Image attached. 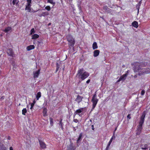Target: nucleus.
I'll list each match as a JSON object with an SVG mask.
<instances>
[{
  "instance_id": "6e6552de",
  "label": "nucleus",
  "mask_w": 150,
  "mask_h": 150,
  "mask_svg": "<svg viewBox=\"0 0 150 150\" xmlns=\"http://www.w3.org/2000/svg\"><path fill=\"white\" fill-rule=\"evenodd\" d=\"M83 97L80 96L78 95L77 96V98L75 100V101L77 102L78 103H79L81 102L83 98Z\"/></svg>"
},
{
  "instance_id": "ddd939ff",
  "label": "nucleus",
  "mask_w": 150,
  "mask_h": 150,
  "mask_svg": "<svg viewBox=\"0 0 150 150\" xmlns=\"http://www.w3.org/2000/svg\"><path fill=\"white\" fill-rule=\"evenodd\" d=\"M35 48V46L33 45H30L28 46L26 48L28 51H29Z\"/></svg>"
},
{
  "instance_id": "412c9836",
  "label": "nucleus",
  "mask_w": 150,
  "mask_h": 150,
  "mask_svg": "<svg viewBox=\"0 0 150 150\" xmlns=\"http://www.w3.org/2000/svg\"><path fill=\"white\" fill-rule=\"evenodd\" d=\"M41 96V93L40 92H38L37 93L36 96V98L37 100H38L39 98Z\"/></svg>"
},
{
  "instance_id": "7c9ffc66",
  "label": "nucleus",
  "mask_w": 150,
  "mask_h": 150,
  "mask_svg": "<svg viewBox=\"0 0 150 150\" xmlns=\"http://www.w3.org/2000/svg\"><path fill=\"white\" fill-rule=\"evenodd\" d=\"M45 8L48 11H50L51 10L50 7L49 6H47Z\"/></svg>"
},
{
  "instance_id": "423d86ee",
  "label": "nucleus",
  "mask_w": 150,
  "mask_h": 150,
  "mask_svg": "<svg viewBox=\"0 0 150 150\" xmlns=\"http://www.w3.org/2000/svg\"><path fill=\"white\" fill-rule=\"evenodd\" d=\"M128 75V74L127 73L123 74L122 76H121L117 82H119L120 81H124L126 79L127 76Z\"/></svg>"
},
{
  "instance_id": "f257e3e1",
  "label": "nucleus",
  "mask_w": 150,
  "mask_h": 150,
  "mask_svg": "<svg viewBox=\"0 0 150 150\" xmlns=\"http://www.w3.org/2000/svg\"><path fill=\"white\" fill-rule=\"evenodd\" d=\"M144 64L142 63L136 62L134 63V71L135 72H138V75H139L144 74V68H142L143 66H144Z\"/></svg>"
},
{
  "instance_id": "cd10ccee",
  "label": "nucleus",
  "mask_w": 150,
  "mask_h": 150,
  "mask_svg": "<svg viewBox=\"0 0 150 150\" xmlns=\"http://www.w3.org/2000/svg\"><path fill=\"white\" fill-rule=\"evenodd\" d=\"M103 9L105 10L106 12H109V11L110 9L107 7V6H105L104 7Z\"/></svg>"
},
{
  "instance_id": "dca6fc26",
  "label": "nucleus",
  "mask_w": 150,
  "mask_h": 150,
  "mask_svg": "<svg viewBox=\"0 0 150 150\" xmlns=\"http://www.w3.org/2000/svg\"><path fill=\"white\" fill-rule=\"evenodd\" d=\"M132 25L134 27L137 28L138 27V23L136 21H134L132 23Z\"/></svg>"
},
{
  "instance_id": "2f4dec72",
  "label": "nucleus",
  "mask_w": 150,
  "mask_h": 150,
  "mask_svg": "<svg viewBox=\"0 0 150 150\" xmlns=\"http://www.w3.org/2000/svg\"><path fill=\"white\" fill-rule=\"evenodd\" d=\"M35 33L34 29L33 28L32 29L30 30V35H32L33 34Z\"/></svg>"
},
{
  "instance_id": "5fc2aeb1",
  "label": "nucleus",
  "mask_w": 150,
  "mask_h": 150,
  "mask_svg": "<svg viewBox=\"0 0 150 150\" xmlns=\"http://www.w3.org/2000/svg\"><path fill=\"white\" fill-rule=\"evenodd\" d=\"M145 150V149H144Z\"/></svg>"
},
{
  "instance_id": "ea45409f",
  "label": "nucleus",
  "mask_w": 150,
  "mask_h": 150,
  "mask_svg": "<svg viewBox=\"0 0 150 150\" xmlns=\"http://www.w3.org/2000/svg\"><path fill=\"white\" fill-rule=\"evenodd\" d=\"M127 117L129 119H131L130 114H128L127 116Z\"/></svg>"
},
{
  "instance_id": "4468645a",
  "label": "nucleus",
  "mask_w": 150,
  "mask_h": 150,
  "mask_svg": "<svg viewBox=\"0 0 150 150\" xmlns=\"http://www.w3.org/2000/svg\"><path fill=\"white\" fill-rule=\"evenodd\" d=\"M100 51L98 50H96L94 52L93 56L94 57H96L99 54Z\"/></svg>"
},
{
  "instance_id": "37998d69",
  "label": "nucleus",
  "mask_w": 150,
  "mask_h": 150,
  "mask_svg": "<svg viewBox=\"0 0 150 150\" xmlns=\"http://www.w3.org/2000/svg\"><path fill=\"white\" fill-rule=\"evenodd\" d=\"M4 96H2V97L1 98H0V99L1 100L2 99H4Z\"/></svg>"
},
{
  "instance_id": "a19ab883",
  "label": "nucleus",
  "mask_w": 150,
  "mask_h": 150,
  "mask_svg": "<svg viewBox=\"0 0 150 150\" xmlns=\"http://www.w3.org/2000/svg\"><path fill=\"white\" fill-rule=\"evenodd\" d=\"M90 80L88 79L86 81V82L87 83H88L90 82Z\"/></svg>"
},
{
  "instance_id": "c9c22d12",
  "label": "nucleus",
  "mask_w": 150,
  "mask_h": 150,
  "mask_svg": "<svg viewBox=\"0 0 150 150\" xmlns=\"http://www.w3.org/2000/svg\"><path fill=\"white\" fill-rule=\"evenodd\" d=\"M62 120H61L60 121V122H59V125L61 126V128H62Z\"/></svg>"
},
{
  "instance_id": "4c0bfd02",
  "label": "nucleus",
  "mask_w": 150,
  "mask_h": 150,
  "mask_svg": "<svg viewBox=\"0 0 150 150\" xmlns=\"http://www.w3.org/2000/svg\"><path fill=\"white\" fill-rule=\"evenodd\" d=\"M145 93V91L144 90H143L141 92V95L142 96H143Z\"/></svg>"
},
{
  "instance_id": "de8ad7c7",
  "label": "nucleus",
  "mask_w": 150,
  "mask_h": 150,
  "mask_svg": "<svg viewBox=\"0 0 150 150\" xmlns=\"http://www.w3.org/2000/svg\"><path fill=\"white\" fill-rule=\"evenodd\" d=\"M47 13V12H45L43 13V14H46Z\"/></svg>"
},
{
  "instance_id": "9d476101",
  "label": "nucleus",
  "mask_w": 150,
  "mask_h": 150,
  "mask_svg": "<svg viewBox=\"0 0 150 150\" xmlns=\"http://www.w3.org/2000/svg\"><path fill=\"white\" fill-rule=\"evenodd\" d=\"M39 142L40 146L42 149H45L46 147V145L45 143L42 141L39 140Z\"/></svg>"
},
{
  "instance_id": "f8f14e48",
  "label": "nucleus",
  "mask_w": 150,
  "mask_h": 150,
  "mask_svg": "<svg viewBox=\"0 0 150 150\" xmlns=\"http://www.w3.org/2000/svg\"><path fill=\"white\" fill-rule=\"evenodd\" d=\"M40 70H38V71L33 73L34 78H37L38 77L40 74Z\"/></svg>"
},
{
  "instance_id": "c85d7f7f",
  "label": "nucleus",
  "mask_w": 150,
  "mask_h": 150,
  "mask_svg": "<svg viewBox=\"0 0 150 150\" xmlns=\"http://www.w3.org/2000/svg\"><path fill=\"white\" fill-rule=\"evenodd\" d=\"M18 2V0H13V5L15 4H17Z\"/></svg>"
},
{
  "instance_id": "f3484780",
  "label": "nucleus",
  "mask_w": 150,
  "mask_h": 150,
  "mask_svg": "<svg viewBox=\"0 0 150 150\" xmlns=\"http://www.w3.org/2000/svg\"><path fill=\"white\" fill-rule=\"evenodd\" d=\"M11 30V28L10 27H8L5 29L3 30V31L5 33H7L8 31H10Z\"/></svg>"
},
{
  "instance_id": "bb28decb",
  "label": "nucleus",
  "mask_w": 150,
  "mask_h": 150,
  "mask_svg": "<svg viewBox=\"0 0 150 150\" xmlns=\"http://www.w3.org/2000/svg\"><path fill=\"white\" fill-rule=\"evenodd\" d=\"M148 145L147 144H145L144 145L143 147H142V149H148Z\"/></svg>"
},
{
  "instance_id": "3c124183",
  "label": "nucleus",
  "mask_w": 150,
  "mask_h": 150,
  "mask_svg": "<svg viewBox=\"0 0 150 150\" xmlns=\"http://www.w3.org/2000/svg\"><path fill=\"white\" fill-rule=\"evenodd\" d=\"M134 77L135 78H136V77H137V76H136V75L134 76Z\"/></svg>"
},
{
  "instance_id": "aec40b11",
  "label": "nucleus",
  "mask_w": 150,
  "mask_h": 150,
  "mask_svg": "<svg viewBox=\"0 0 150 150\" xmlns=\"http://www.w3.org/2000/svg\"><path fill=\"white\" fill-rule=\"evenodd\" d=\"M39 37V35L37 34H35L32 35V39H35L38 38Z\"/></svg>"
},
{
  "instance_id": "20e7f679",
  "label": "nucleus",
  "mask_w": 150,
  "mask_h": 150,
  "mask_svg": "<svg viewBox=\"0 0 150 150\" xmlns=\"http://www.w3.org/2000/svg\"><path fill=\"white\" fill-rule=\"evenodd\" d=\"M67 38L69 46L73 47L75 44V41L72 36L70 35H68L67 36Z\"/></svg>"
},
{
  "instance_id": "b1692460",
  "label": "nucleus",
  "mask_w": 150,
  "mask_h": 150,
  "mask_svg": "<svg viewBox=\"0 0 150 150\" xmlns=\"http://www.w3.org/2000/svg\"><path fill=\"white\" fill-rule=\"evenodd\" d=\"M47 112V109L46 108H44L43 110V114L44 116H45L46 115V113Z\"/></svg>"
},
{
  "instance_id": "9b49d317",
  "label": "nucleus",
  "mask_w": 150,
  "mask_h": 150,
  "mask_svg": "<svg viewBox=\"0 0 150 150\" xmlns=\"http://www.w3.org/2000/svg\"><path fill=\"white\" fill-rule=\"evenodd\" d=\"M114 138H115V136H114V135H113L112 137H111V139H110L108 145H107V147L106 148V150H108L109 149V146H110L111 143L112 142V139H113Z\"/></svg>"
},
{
  "instance_id": "58836bf2",
  "label": "nucleus",
  "mask_w": 150,
  "mask_h": 150,
  "mask_svg": "<svg viewBox=\"0 0 150 150\" xmlns=\"http://www.w3.org/2000/svg\"><path fill=\"white\" fill-rule=\"evenodd\" d=\"M56 65L57 67L56 69V71H57L58 70L59 68V66L58 64L57 63Z\"/></svg>"
},
{
  "instance_id": "2eb2a0df",
  "label": "nucleus",
  "mask_w": 150,
  "mask_h": 150,
  "mask_svg": "<svg viewBox=\"0 0 150 150\" xmlns=\"http://www.w3.org/2000/svg\"><path fill=\"white\" fill-rule=\"evenodd\" d=\"M29 6L28 5H26L25 8V10H27L28 12H30L31 11L30 6Z\"/></svg>"
},
{
  "instance_id": "473e14b6",
  "label": "nucleus",
  "mask_w": 150,
  "mask_h": 150,
  "mask_svg": "<svg viewBox=\"0 0 150 150\" xmlns=\"http://www.w3.org/2000/svg\"><path fill=\"white\" fill-rule=\"evenodd\" d=\"M35 100H34L33 103L31 104V107L30 108V109H31L33 107V106L35 104Z\"/></svg>"
},
{
  "instance_id": "a878e982",
  "label": "nucleus",
  "mask_w": 150,
  "mask_h": 150,
  "mask_svg": "<svg viewBox=\"0 0 150 150\" xmlns=\"http://www.w3.org/2000/svg\"><path fill=\"white\" fill-rule=\"evenodd\" d=\"M82 110H83L82 109H79L77 110H76V111L75 113L76 114H77L78 113H81L82 112Z\"/></svg>"
},
{
  "instance_id": "393cba45",
  "label": "nucleus",
  "mask_w": 150,
  "mask_h": 150,
  "mask_svg": "<svg viewBox=\"0 0 150 150\" xmlns=\"http://www.w3.org/2000/svg\"><path fill=\"white\" fill-rule=\"evenodd\" d=\"M27 112V110L26 108H24L22 110V114L23 115H25Z\"/></svg>"
},
{
  "instance_id": "c03bdc74",
  "label": "nucleus",
  "mask_w": 150,
  "mask_h": 150,
  "mask_svg": "<svg viewBox=\"0 0 150 150\" xmlns=\"http://www.w3.org/2000/svg\"><path fill=\"white\" fill-rule=\"evenodd\" d=\"M10 150H13L12 147H10Z\"/></svg>"
},
{
  "instance_id": "c756f323",
  "label": "nucleus",
  "mask_w": 150,
  "mask_h": 150,
  "mask_svg": "<svg viewBox=\"0 0 150 150\" xmlns=\"http://www.w3.org/2000/svg\"><path fill=\"white\" fill-rule=\"evenodd\" d=\"M27 5L31 6V0H27Z\"/></svg>"
},
{
  "instance_id": "f704fd0d",
  "label": "nucleus",
  "mask_w": 150,
  "mask_h": 150,
  "mask_svg": "<svg viewBox=\"0 0 150 150\" xmlns=\"http://www.w3.org/2000/svg\"><path fill=\"white\" fill-rule=\"evenodd\" d=\"M50 124L52 126L53 125V119L52 118H50Z\"/></svg>"
},
{
  "instance_id": "5701e85b",
  "label": "nucleus",
  "mask_w": 150,
  "mask_h": 150,
  "mask_svg": "<svg viewBox=\"0 0 150 150\" xmlns=\"http://www.w3.org/2000/svg\"><path fill=\"white\" fill-rule=\"evenodd\" d=\"M141 4V1H140L139 3H138L137 5H136V8L138 10V13L139 12V10L140 7V4Z\"/></svg>"
},
{
  "instance_id": "603ef678",
  "label": "nucleus",
  "mask_w": 150,
  "mask_h": 150,
  "mask_svg": "<svg viewBox=\"0 0 150 150\" xmlns=\"http://www.w3.org/2000/svg\"><path fill=\"white\" fill-rule=\"evenodd\" d=\"M50 24H51V23H49L48 24V25H50Z\"/></svg>"
},
{
  "instance_id": "72a5a7b5",
  "label": "nucleus",
  "mask_w": 150,
  "mask_h": 150,
  "mask_svg": "<svg viewBox=\"0 0 150 150\" xmlns=\"http://www.w3.org/2000/svg\"><path fill=\"white\" fill-rule=\"evenodd\" d=\"M1 150H6V147L4 146H1Z\"/></svg>"
},
{
  "instance_id": "e433bc0d",
  "label": "nucleus",
  "mask_w": 150,
  "mask_h": 150,
  "mask_svg": "<svg viewBox=\"0 0 150 150\" xmlns=\"http://www.w3.org/2000/svg\"><path fill=\"white\" fill-rule=\"evenodd\" d=\"M82 137V135L81 134H80L79 135V137L77 140V142L79 141L81 139Z\"/></svg>"
},
{
  "instance_id": "4be33fe9",
  "label": "nucleus",
  "mask_w": 150,
  "mask_h": 150,
  "mask_svg": "<svg viewBox=\"0 0 150 150\" xmlns=\"http://www.w3.org/2000/svg\"><path fill=\"white\" fill-rule=\"evenodd\" d=\"M143 72H144V74H148L150 72V69H144Z\"/></svg>"
},
{
  "instance_id": "09e8293b",
  "label": "nucleus",
  "mask_w": 150,
  "mask_h": 150,
  "mask_svg": "<svg viewBox=\"0 0 150 150\" xmlns=\"http://www.w3.org/2000/svg\"><path fill=\"white\" fill-rule=\"evenodd\" d=\"M74 131H75L76 130V129L75 128V127H74Z\"/></svg>"
},
{
  "instance_id": "39448f33",
  "label": "nucleus",
  "mask_w": 150,
  "mask_h": 150,
  "mask_svg": "<svg viewBox=\"0 0 150 150\" xmlns=\"http://www.w3.org/2000/svg\"><path fill=\"white\" fill-rule=\"evenodd\" d=\"M96 97L97 96L96 94H95L93 95L91 100V101L93 103V109L95 108L98 101V99Z\"/></svg>"
},
{
  "instance_id": "1a4fd4ad",
  "label": "nucleus",
  "mask_w": 150,
  "mask_h": 150,
  "mask_svg": "<svg viewBox=\"0 0 150 150\" xmlns=\"http://www.w3.org/2000/svg\"><path fill=\"white\" fill-rule=\"evenodd\" d=\"M7 53L9 55L12 57H13V52L11 49L10 48L8 49L7 50Z\"/></svg>"
},
{
  "instance_id": "864d4df0",
  "label": "nucleus",
  "mask_w": 150,
  "mask_h": 150,
  "mask_svg": "<svg viewBox=\"0 0 150 150\" xmlns=\"http://www.w3.org/2000/svg\"><path fill=\"white\" fill-rule=\"evenodd\" d=\"M116 129H117V128H115V130H116Z\"/></svg>"
},
{
  "instance_id": "0eeeda50",
  "label": "nucleus",
  "mask_w": 150,
  "mask_h": 150,
  "mask_svg": "<svg viewBox=\"0 0 150 150\" xmlns=\"http://www.w3.org/2000/svg\"><path fill=\"white\" fill-rule=\"evenodd\" d=\"M76 146L72 143H71L69 146L67 147V150H75Z\"/></svg>"
},
{
  "instance_id": "8fccbe9b",
  "label": "nucleus",
  "mask_w": 150,
  "mask_h": 150,
  "mask_svg": "<svg viewBox=\"0 0 150 150\" xmlns=\"http://www.w3.org/2000/svg\"><path fill=\"white\" fill-rule=\"evenodd\" d=\"M140 146H141V147H143V145H142V144H141V145Z\"/></svg>"
},
{
  "instance_id": "79ce46f5",
  "label": "nucleus",
  "mask_w": 150,
  "mask_h": 150,
  "mask_svg": "<svg viewBox=\"0 0 150 150\" xmlns=\"http://www.w3.org/2000/svg\"><path fill=\"white\" fill-rule=\"evenodd\" d=\"M74 122H78V120L76 119H74Z\"/></svg>"
},
{
  "instance_id": "f03ea898",
  "label": "nucleus",
  "mask_w": 150,
  "mask_h": 150,
  "mask_svg": "<svg viewBox=\"0 0 150 150\" xmlns=\"http://www.w3.org/2000/svg\"><path fill=\"white\" fill-rule=\"evenodd\" d=\"M89 76V73L88 72L85 71L83 68L79 69L76 75L77 77L82 80H84L88 77Z\"/></svg>"
},
{
  "instance_id": "7ed1b4c3",
  "label": "nucleus",
  "mask_w": 150,
  "mask_h": 150,
  "mask_svg": "<svg viewBox=\"0 0 150 150\" xmlns=\"http://www.w3.org/2000/svg\"><path fill=\"white\" fill-rule=\"evenodd\" d=\"M145 116V112H143L142 115L139 122V125L137 128V134L139 135L140 134L141 132L142 129V124L144 122V118Z\"/></svg>"
},
{
  "instance_id": "6ab92c4d",
  "label": "nucleus",
  "mask_w": 150,
  "mask_h": 150,
  "mask_svg": "<svg viewBox=\"0 0 150 150\" xmlns=\"http://www.w3.org/2000/svg\"><path fill=\"white\" fill-rule=\"evenodd\" d=\"M47 2L53 5V6H54L56 3L54 0H47Z\"/></svg>"
},
{
  "instance_id": "49530a36",
  "label": "nucleus",
  "mask_w": 150,
  "mask_h": 150,
  "mask_svg": "<svg viewBox=\"0 0 150 150\" xmlns=\"http://www.w3.org/2000/svg\"><path fill=\"white\" fill-rule=\"evenodd\" d=\"M8 140H10L11 139V137H10L8 136Z\"/></svg>"
},
{
  "instance_id": "a211bd4d",
  "label": "nucleus",
  "mask_w": 150,
  "mask_h": 150,
  "mask_svg": "<svg viewBox=\"0 0 150 150\" xmlns=\"http://www.w3.org/2000/svg\"><path fill=\"white\" fill-rule=\"evenodd\" d=\"M98 46L97 45V44L96 42H94L93 44V50H95V49H97L98 48Z\"/></svg>"
},
{
  "instance_id": "a18cd8bd",
  "label": "nucleus",
  "mask_w": 150,
  "mask_h": 150,
  "mask_svg": "<svg viewBox=\"0 0 150 150\" xmlns=\"http://www.w3.org/2000/svg\"><path fill=\"white\" fill-rule=\"evenodd\" d=\"M92 129L93 130H94V126L93 125H92Z\"/></svg>"
}]
</instances>
